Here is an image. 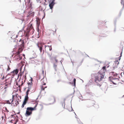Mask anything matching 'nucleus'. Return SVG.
<instances>
[{
    "mask_svg": "<svg viewBox=\"0 0 124 124\" xmlns=\"http://www.w3.org/2000/svg\"><path fill=\"white\" fill-rule=\"evenodd\" d=\"M19 44H20V47H19L18 51L15 54L16 55H17L19 57L17 58L18 60H20L22 59L21 56H20L19 54L21 53L24 48V43L23 41L20 39L19 41Z\"/></svg>",
    "mask_w": 124,
    "mask_h": 124,
    "instance_id": "obj_1",
    "label": "nucleus"
},
{
    "mask_svg": "<svg viewBox=\"0 0 124 124\" xmlns=\"http://www.w3.org/2000/svg\"><path fill=\"white\" fill-rule=\"evenodd\" d=\"M35 102V103H34V106L33 107H28L27 108L25 114L26 116H28L32 114V111L36 109V107L38 104V103L36 102Z\"/></svg>",
    "mask_w": 124,
    "mask_h": 124,
    "instance_id": "obj_2",
    "label": "nucleus"
},
{
    "mask_svg": "<svg viewBox=\"0 0 124 124\" xmlns=\"http://www.w3.org/2000/svg\"><path fill=\"white\" fill-rule=\"evenodd\" d=\"M102 70H100L95 76V82H96L97 81H100L104 78V74L101 73Z\"/></svg>",
    "mask_w": 124,
    "mask_h": 124,
    "instance_id": "obj_3",
    "label": "nucleus"
},
{
    "mask_svg": "<svg viewBox=\"0 0 124 124\" xmlns=\"http://www.w3.org/2000/svg\"><path fill=\"white\" fill-rule=\"evenodd\" d=\"M20 71H21L18 75V77H20V79H21L22 80V85L23 84L24 82L25 81V80L26 79V74H25V75H23L24 72L23 71L21 72V69H20Z\"/></svg>",
    "mask_w": 124,
    "mask_h": 124,
    "instance_id": "obj_4",
    "label": "nucleus"
},
{
    "mask_svg": "<svg viewBox=\"0 0 124 124\" xmlns=\"http://www.w3.org/2000/svg\"><path fill=\"white\" fill-rule=\"evenodd\" d=\"M33 28V27L31 24L30 23L29 24L27 30L25 31L24 33V34L26 37H28L29 34V32L30 30L32 29Z\"/></svg>",
    "mask_w": 124,
    "mask_h": 124,
    "instance_id": "obj_5",
    "label": "nucleus"
},
{
    "mask_svg": "<svg viewBox=\"0 0 124 124\" xmlns=\"http://www.w3.org/2000/svg\"><path fill=\"white\" fill-rule=\"evenodd\" d=\"M6 81H7L6 83L5 86L4 87H3L2 89V90L3 91V93H6L7 91V89L8 87L10 86L11 84V80L9 79H7L6 80Z\"/></svg>",
    "mask_w": 124,
    "mask_h": 124,
    "instance_id": "obj_6",
    "label": "nucleus"
},
{
    "mask_svg": "<svg viewBox=\"0 0 124 124\" xmlns=\"http://www.w3.org/2000/svg\"><path fill=\"white\" fill-rule=\"evenodd\" d=\"M109 78L110 81L113 83L114 84L116 85L117 83H118L119 81L118 78H114L113 77L112 79H110V78H111V77H109Z\"/></svg>",
    "mask_w": 124,
    "mask_h": 124,
    "instance_id": "obj_7",
    "label": "nucleus"
},
{
    "mask_svg": "<svg viewBox=\"0 0 124 124\" xmlns=\"http://www.w3.org/2000/svg\"><path fill=\"white\" fill-rule=\"evenodd\" d=\"M54 1V0H52L51 1V2H49V6L51 10V12H52V9L53 8V7L55 4Z\"/></svg>",
    "mask_w": 124,
    "mask_h": 124,
    "instance_id": "obj_8",
    "label": "nucleus"
},
{
    "mask_svg": "<svg viewBox=\"0 0 124 124\" xmlns=\"http://www.w3.org/2000/svg\"><path fill=\"white\" fill-rule=\"evenodd\" d=\"M28 95H26L25 96L24 100L21 106V107L22 108L24 107L25 105L26 104L28 101Z\"/></svg>",
    "mask_w": 124,
    "mask_h": 124,
    "instance_id": "obj_9",
    "label": "nucleus"
},
{
    "mask_svg": "<svg viewBox=\"0 0 124 124\" xmlns=\"http://www.w3.org/2000/svg\"><path fill=\"white\" fill-rule=\"evenodd\" d=\"M18 100V99L17 100H16V101L15 100L13 101V102L11 103V105L14 106H17L19 104Z\"/></svg>",
    "mask_w": 124,
    "mask_h": 124,
    "instance_id": "obj_10",
    "label": "nucleus"
},
{
    "mask_svg": "<svg viewBox=\"0 0 124 124\" xmlns=\"http://www.w3.org/2000/svg\"><path fill=\"white\" fill-rule=\"evenodd\" d=\"M13 97L11 99H10V100H8L7 101H6V103L8 104H11V103H12L13 101Z\"/></svg>",
    "mask_w": 124,
    "mask_h": 124,
    "instance_id": "obj_11",
    "label": "nucleus"
},
{
    "mask_svg": "<svg viewBox=\"0 0 124 124\" xmlns=\"http://www.w3.org/2000/svg\"><path fill=\"white\" fill-rule=\"evenodd\" d=\"M41 74L40 75V78H44V71L43 69H42L41 70Z\"/></svg>",
    "mask_w": 124,
    "mask_h": 124,
    "instance_id": "obj_12",
    "label": "nucleus"
},
{
    "mask_svg": "<svg viewBox=\"0 0 124 124\" xmlns=\"http://www.w3.org/2000/svg\"><path fill=\"white\" fill-rule=\"evenodd\" d=\"M45 85H42L40 86V87L41 88V91H44L45 89L47 87V86H45Z\"/></svg>",
    "mask_w": 124,
    "mask_h": 124,
    "instance_id": "obj_13",
    "label": "nucleus"
},
{
    "mask_svg": "<svg viewBox=\"0 0 124 124\" xmlns=\"http://www.w3.org/2000/svg\"><path fill=\"white\" fill-rule=\"evenodd\" d=\"M110 74H111L112 75H113L114 77H118L117 74V73H115L114 72H111L110 73Z\"/></svg>",
    "mask_w": 124,
    "mask_h": 124,
    "instance_id": "obj_14",
    "label": "nucleus"
},
{
    "mask_svg": "<svg viewBox=\"0 0 124 124\" xmlns=\"http://www.w3.org/2000/svg\"><path fill=\"white\" fill-rule=\"evenodd\" d=\"M106 66H104V67H103L102 69H101V70H102V71H101V73H103V74H104V73H105V71H106Z\"/></svg>",
    "mask_w": 124,
    "mask_h": 124,
    "instance_id": "obj_15",
    "label": "nucleus"
},
{
    "mask_svg": "<svg viewBox=\"0 0 124 124\" xmlns=\"http://www.w3.org/2000/svg\"><path fill=\"white\" fill-rule=\"evenodd\" d=\"M42 79L41 80V83L42 85H46V80L43 78H41Z\"/></svg>",
    "mask_w": 124,
    "mask_h": 124,
    "instance_id": "obj_16",
    "label": "nucleus"
},
{
    "mask_svg": "<svg viewBox=\"0 0 124 124\" xmlns=\"http://www.w3.org/2000/svg\"><path fill=\"white\" fill-rule=\"evenodd\" d=\"M18 69L14 70L11 72V73H13L14 74H17L18 73Z\"/></svg>",
    "mask_w": 124,
    "mask_h": 124,
    "instance_id": "obj_17",
    "label": "nucleus"
},
{
    "mask_svg": "<svg viewBox=\"0 0 124 124\" xmlns=\"http://www.w3.org/2000/svg\"><path fill=\"white\" fill-rule=\"evenodd\" d=\"M17 122L16 120H11L10 122V124H16Z\"/></svg>",
    "mask_w": 124,
    "mask_h": 124,
    "instance_id": "obj_18",
    "label": "nucleus"
},
{
    "mask_svg": "<svg viewBox=\"0 0 124 124\" xmlns=\"http://www.w3.org/2000/svg\"><path fill=\"white\" fill-rule=\"evenodd\" d=\"M37 45L38 47L39 48V50L40 51V52L41 53L42 49L43 46H39L38 44Z\"/></svg>",
    "mask_w": 124,
    "mask_h": 124,
    "instance_id": "obj_19",
    "label": "nucleus"
},
{
    "mask_svg": "<svg viewBox=\"0 0 124 124\" xmlns=\"http://www.w3.org/2000/svg\"><path fill=\"white\" fill-rule=\"evenodd\" d=\"M31 88L29 87H28V89L27 90L26 92V95H28L29 94V91L30 90V89Z\"/></svg>",
    "mask_w": 124,
    "mask_h": 124,
    "instance_id": "obj_20",
    "label": "nucleus"
},
{
    "mask_svg": "<svg viewBox=\"0 0 124 124\" xmlns=\"http://www.w3.org/2000/svg\"><path fill=\"white\" fill-rule=\"evenodd\" d=\"M32 82H31L30 83H28V85L29 87L31 88V86L32 85Z\"/></svg>",
    "mask_w": 124,
    "mask_h": 124,
    "instance_id": "obj_21",
    "label": "nucleus"
},
{
    "mask_svg": "<svg viewBox=\"0 0 124 124\" xmlns=\"http://www.w3.org/2000/svg\"><path fill=\"white\" fill-rule=\"evenodd\" d=\"M48 47V48H49V50H50V51H51L52 50V48L51 46H46L45 47Z\"/></svg>",
    "mask_w": 124,
    "mask_h": 124,
    "instance_id": "obj_22",
    "label": "nucleus"
},
{
    "mask_svg": "<svg viewBox=\"0 0 124 124\" xmlns=\"http://www.w3.org/2000/svg\"><path fill=\"white\" fill-rule=\"evenodd\" d=\"M78 121V124H83L82 122H81L80 120L79 119H77Z\"/></svg>",
    "mask_w": 124,
    "mask_h": 124,
    "instance_id": "obj_23",
    "label": "nucleus"
},
{
    "mask_svg": "<svg viewBox=\"0 0 124 124\" xmlns=\"http://www.w3.org/2000/svg\"><path fill=\"white\" fill-rule=\"evenodd\" d=\"M44 1V3L46 2H51L52 0H43Z\"/></svg>",
    "mask_w": 124,
    "mask_h": 124,
    "instance_id": "obj_24",
    "label": "nucleus"
},
{
    "mask_svg": "<svg viewBox=\"0 0 124 124\" xmlns=\"http://www.w3.org/2000/svg\"><path fill=\"white\" fill-rule=\"evenodd\" d=\"M76 79L75 78H74L73 80V82L74 83V85L75 86Z\"/></svg>",
    "mask_w": 124,
    "mask_h": 124,
    "instance_id": "obj_25",
    "label": "nucleus"
},
{
    "mask_svg": "<svg viewBox=\"0 0 124 124\" xmlns=\"http://www.w3.org/2000/svg\"><path fill=\"white\" fill-rule=\"evenodd\" d=\"M10 69V68L9 67L8 65V69L7 70V71H9Z\"/></svg>",
    "mask_w": 124,
    "mask_h": 124,
    "instance_id": "obj_26",
    "label": "nucleus"
},
{
    "mask_svg": "<svg viewBox=\"0 0 124 124\" xmlns=\"http://www.w3.org/2000/svg\"><path fill=\"white\" fill-rule=\"evenodd\" d=\"M5 111L6 112H9L8 110L7 109V108L6 107H5Z\"/></svg>",
    "mask_w": 124,
    "mask_h": 124,
    "instance_id": "obj_27",
    "label": "nucleus"
},
{
    "mask_svg": "<svg viewBox=\"0 0 124 124\" xmlns=\"http://www.w3.org/2000/svg\"><path fill=\"white\" fill-rule=\"evenodd\" d=\"M57 67V65L55 64H54V67L55 69H56V68Z\"/></svg>",
    "mask_w": 124,
    "mask_h": 124,
    "instance_id": "obj_28",
    "label": "nucleus"
},
{
    "mask_svg": "<svg viewBox=\"0 0 124 124\" xmlns=\"http://www.w3.org/2000/svg\"><path fill=\"white\" fill-rule=\"evenodd\" d=\"M32 3L31 2L30 4L29 7L32 8Z\"/></svg>",
    "mask_w": 124,
    "mask_h": 124,
    "instance_id": "obj_29",
    "label": "nucleus"
},
{
    "mask_svg": "<svg viewBox=\"0 0 124 124\" xmlns=\"http://www.w3.org/2000/svg\"><path fill=\"white\" fill-rule=\"evenodd\" d=\"M121 4L123 5V6H124V1H122L121 2Z\"/></svg>",
    "mask_w": 124,
    "mask_h": 124,
    "instance_id": "obj_30",
    "label": "nucleus"
},
{
    "mask_svg": "<svg viewBox=\"0 0 124 124\" xmlns=\"http://www.w3.org/2000/svg\"><path fill=\"white\" fill-rule=\"evenodd\" d=\"M54 59L55 61L56 62H58V60L56 59V58H54Z\"/></svg>",
    "mask_w": 124,
    "mask_h": 124,
    "instance_id": "obj_31",
    "label": "nucleus"
},
{
    "mask_svg": "<svg viewBox=\"0 0 124 124\" xmlns=\"http://www.w3.org/2000/svg\"><path fill=\"white\" fill-rule=\"evenodd\" d=\"M61 80L59 79V80H57V82L58 83H59V82H61Z\"/></svg>",
    "mask_w": 124,
    "mask_h": 124,
    "instance_id": "obj_32",
    "label": "nucleus"
},
{
    "mask_svg": "<svg viewBox=\"0 0 124 124\" xmlns=\"http://www.w3.org/2000/svg\"><path fill=\"white\" fill-rule=\"evenodd\" d=\"M116 68V67H113L112 68V69L113 70H114V69L115 68Z\"/></svg>",
    "mask_w": 124,
    "mask_h": 124,
    "instance_id": "obj_33",
    "label": "nucleus"
},
{
    "mask_svg": "<svg viewBox=\"0 0 124 124\" xmlns=\"http://www.w3.org/2000/svg\"><path fill=\"white\" fill-rule=\"evenodd\" d=\"M97 85L99 86H100V84H97Z\"/></svg>",
    "mask_w": 124,
    "mask_h": 124,
    "instance_id": "obj_34",
    "label": "nucleus"
},
{
    "mask_svg": "<svg viewBox=\"0 0 124 124\" xmlns=\"http://www.w3.org/2000/svg\"><path fill=\"white\" fill-rule=\"evenodd\" d=\"M30 0H29V2H28L29 3H30Z\"/></svg>",
    "mask_w": 124,
    "mask_h": 124,
    "instance_id": "obj_35",
    "label": "nucleus"
},
{
    "mask_svg": "<svg viewBox=\"0 0 124 124\" xmlns=\"http://www.w3.org/2000/svg\"><path fill=\"white\" fill-rule=\"evenodd\" d=\"M4 77H3V78H2V79H4Z\"/></svg>",
    "mask_w": 124,
    "mask_h": 124,
    "instance_id": "obj_36",
    "label": "nucleus"
},
{
    "mask_svg": "<svg viewBox=\"0 0 124 124\" xmlns=\"http://www.w3.org/2000/svg\"><path fill=\"white\" fill-rule=\"evenodd\" d=\"M40 0H37V1H39Z\"/></svg>",
    "mask_w": 124,
    "mask_h": 124,
    "instance_id": "obj_37",
    "label": "nucleus"
},
{
    "mask_svg": "<svg viewBox=\"0 0 124 124\" xmlns=\"http://www.w3.org/2000/svg\"><path fill=\"white\" fill-rule=\"evenodd\" d=\"M2 118H3V116H2Z\"/></svg>",
    "mask_w": 124,
    "mask_h": 124,
    "instance_id": "obj_38",
    "label": "nucleus"
},
{
    "mask_svg": "<svg viewBox=\"0 0 124 124\" xmlns=\"http://www.w3.org/2000/svg\"><path fill=\"white\" fill-rule=\"evenodd\" d=\"M31 80H32V78H31Z\"/></svg>",
    "mask_w": 124,
    "mask_h": 124,
    "instance_id": "obj_39",
    "label": "nucleus"
}]
</instances>
